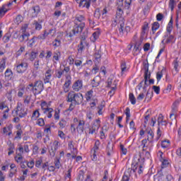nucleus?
<instances>
[{"mask_svg": "<svg viewBox=\"0 0 181 181\" xmlns=\"http://www.w3.org/2000/svg\"><path fill=\"white\" fill-rule=\"evenodd\" d=\"M138 173L141 175V173H143L144 172V163H142V159H141V156H135L134 157L133 163L132 164V169L129 168L128 170L124 173L122 181H129V176H131V172H132V170L135 172V170L138 169Z\"/></svg>", "mask_w": 181, "mask_h": 181, "instance_id": "obj_1", "label": "nucleus"}, {"mask_svg": "<svg viewBox=\"0 0 181 181\" xmlns=\"http://www.w3.org/2000/svg\"><path fill=\"white\" fill-rule=\"evenodd\" d=\"M86 17L83 15L78 14L75 16L74 28L71 32L66 33L69 37H73L76 33H81L86 28Z\"/></svg>", "mask_w": 181, "mask_h": 181, "instance_id": "obj_2", "label": "nucleus"}, {"mask_svg": "<svg viewBox=\"0 0 181 181\" xmlns=\"http://www.w3.org/2000/svg\"><path fill=\"white\" fill-rule=\"evenodd\" d=\"M124 0H119L117 2V17L119 16V35H122L124 34V28L125 26V19L122 17L124 14Z\"/></svg>", "mask_w": 181, "mask_h": 181, "instance_id": "obj_3", "label": "nucleus"}, {"mask_svg": "<svg viewBox=\"0 0 181 181\" xmlns=\"http://www.w3.org/2000/svg\"><path fill=\"white\" fill-rule=\"evenodd\" d=\"M27 90L32 91L34 95H39V94H42V91L45 90V84H43V81L41 80L35 81L33 83L28 84L27 86Z\"/></svg>", "mask_w": 181, "mask_h": 181, "instance_id": "obj_4", "label": "nucleus"}, {"mask_svg": "<svg viewBox=\"0 0 181 181\" xmlns=\"http://www.w3.org/2000/svg\"><path fill=\"white\" fill-rule=\"evenodd\" d=\"M68 103H75V105H80L83 103V94L78 93H75L74 92H69L67 96Z\"/></svg>", "mask_w": 181, "mask_h": 181, "instance_id": "obj_5", "label": "nucleus"}, {"mask_svg": "<svg viewBox=\"0 0 181 181\" xmlns=\"http://www.w3.org/2000/svg\"><path fill=\"white\" fill-rule=\"evenodd\" d=\"M41 108L42 111H44V114H47L48 118H52L53 117V108L49 107V105H47V103L46 101H43L40 104Z\"/></svg>", "mask_w": 181, "mask_h": 181, "instance_id": "obj_6", "label": "nucleus"}, {"mask_svg": "<svg viewBox=\"0 0 181 181\" xmlns=\"http://www.w3.org/2000/svg\"><path fill=\"white\" fill-rule=\"evenodd\" d=\"M74 124H78L76 127V131L78 134H83L84 132V125H86V122L84 120H78L77 117L74 119Z\"/></svg>", "mask_w": 181, "mask_h": 181, "instance_id": "obj_7", "label": "nucleus"}, {"mask_svg": "<svg viewBox=\"0 0 181 181\" xmlns=\"http://www.w3.org/2000/svg\"><path fill=\"white\" fill-rule=\"evenodd\" d=\"M100 127H101V120H100V119H97L93 122L91 128L89 129V134H90V135L97 134V132H98V129H100Z\"/></svg>", "mask_w": 181, "mask_h": 181, "instance_id": "obj_8", "label": "nucleus"}, {"mask_svg": "<svg viewBox=\"0 0 181 181\" xmlns=\"http://www.w3.org/2000/svg\"><path fill=\"white\" fill-rule=\"evenodd\" d=\"M68 148L71 150V153L72 155V159H76V156H77L78 153V151L77 150V147L76 146V143L73 141H70L68 143Z\"/></svg>", "mask_w": 181, "mask_h": 181, "instance_id": "obj_9", "label": "nucleus"}, {"mask_svg": "<svg viewBox=\"0 0 181 181\" xmlns=\"http://www.w3.org/2000/svg\"><path fill=\"white\" fill-rule=\"evenodd\" d=\"M28 67H29V64L26 62H22L20 64L16 66V71L19 74H22L28 70Z\"/></svg>", "mask_w": 181, "mask_h": 181, "instance_id": "obj_10", "label": "nucleus"}, {"mask_svg": "<svg viewBox=\"0 0 181 181\" xmlns=\"http://www.w3.org/2000/svg\"><path fill=\"white\" fill-rule=\"evenodd\" d=\"M16 115H18L20 118H23L24 117H26L28 115V113L26 111H25V109H23V106H22V104L18 103L16 107Z\"/></svg>", "mask_w": 181, "mask_h": 181, "instance_id": "obj_11", "label": "nucleus"}, {"mask_svg": "<svg viewBox=\"0 0 181 181\" xmlns=\"http://www.w3.org/2000/svg\"><path fill=\"white\" fill-rule=\"evenodd\" d=\"M100 141L97 140L91 150V153H93L92 160H93V162L97 160V153H98V149H100Z\"/></svg>", "mask_w": 181, "mask_h": 181, "instance_id": "obj_12", "label": "nucleus"}, {"mask_svg": "<svg viewBox=\"0 0 181 181\" xmlns=\"http://www.w3.org/2000/svg\"><path fill=\"white\" fill-rule=\"evenodd\" d=\"M86 37H87V34L81 35L80 44L78 45V53H83V50H84L85 46H88V44L86 42Z\"/></svg>", "mask_w": 181, "mask_h": 181, "instance_id": "obj_13", "label": "nucleus"}, {"mask_svg": "<svg viewBox=\"0 0 181 181\" xmlns=\"http://www.w3.org/2000/svg\"><path fill=\"white\" fill-rule=\"evenodd\" d=\"M72 88L74 91H80L83 88V81L81 79L76 81L72 85Z\"/></svg>", "mask_w": 181, "mask_h": 181, "instance_id": "obj_14", "label": "nucleus"}, {"mask_svg": "<svg viewBox=\"0 0 181 181\" xmlns=\"http://www.w3.org/2000/svg\"><path fill=\"white\" fill-rule=\"evenodd\" d=\"M144 80H146V81H148V80L151 78V72H149V64L148 62L144 63Z\"/></svg>", "mask_w": 181, "mask_h": 181, "instance_id": "obj_15", "label": "nucleus"}, {"mask_svg": "<svg viewBox=\"0 0 181 181\" xmlns=\"http://www.w3.org/2000/svg\"><path fill=\"white\" fill-rule=\"evenodd\" d=\"M18 153H16V156L15 157V160H16V162H22V160L23 159V156H22V155H23V146H20L18 148Z\"/></svg>", "mask_w": 181, "mask_h": 181, "instance_id": "obj_16", "label": "nucleus"}, {"mask_svg": "<svg viewBox=\"0 0 181 181\" xmlns=\"http://www.w3.org/2000/svg\"><path fill=\"white\" fill-rule=\"evenodd\" d=\"M71 84V76H66V81L63 86L64 91L65 93H68L69 87H70Z\"/></svg>", "mask_w": 181, "mask_h": 181, "instance_id": "obj_17", "label": "nucleus"}, {"mask_svg": "<svg viewBox=\"0 0 181 181\" xmlns=\"http://www.w3.org/2000/svg\"><path fill=\"white\" fill-rule=\"evenodd\" d=\"M52 74H53V71L50 69H48L45 72V78H44V82L45 84H47V83H50Z\"/></svg>", "mask_w": 181, "mask_h": 181, "instance_id": "obj_18", "label": "nucleus"}, {"mask_svg": "<svg viewBox=\"0 0 181 181\" xmlns=\"http://www.w3.org/2000/svg\"><path fill=\"white\" fill-rule=\"evenodd\" d=\"M29 36H30V33H22V35H21L18 37V40L21 42V43L23 42H28L29 40Z\"/></svg>", "mask_w": 181, "mask_h": 181, "instance_id": "obj_19", "label": "nucleus"}, {"mask_svg": "<svg viewBox=\"0 0 181 181\" xmlns=\"http://www.w3.org/2000/svg\"><path fill=\"white\" fill-rule=\"evenodd\" d=\"M6 80H12V77H13V72L12 69H7L4 73Z\"/></svg>", "mask_w": 181, "mask_h": 181, "instance_id": "obj_20", "label": "nucleus"}, {"mask_svg": "<svg viewBox=\"0 0 181 181\" xmlns=\"http://www.w3.org/2000/svg\"><path fill=\"white\" fill-rule=\"evenodd\" d=\"M37 39H39L38 36L37 37L33 36L32 39H30L28 42V47H30L32 49V47H33V46L36 45V42L37 41Z\"/></svg>", "mask_w": 181, "mask_h": 181, "instance_id": "obj_21", "label": "nucleus"}, {"mask_svg": "<svg viewBox=\"0 0 181 181\" xmlns=\"http://www.w3.org/2000/svg\"><path fill=\"white\" fill-rule=\"evenodd\" d=\"M57 143L54 141L53 146L51 147V149L49 150L50 156L54 157V155H56V151H57Z\"/></svg>", "mask_w": 181, "mask_h": 181, "instance_id": "obj_22", "label": "nucleus"}, {"mask_svg": "<svg viewBox=\"0 0 181 181\" xmlns=\"http://www.w3.org/2000/svg\"><path fill=\"white\" fill-rule=\"evenodd\" d=\"M160 162H161V168L165 169V168H168L169 166V161L163 158H162V153H160Z\"/></svg>", "mask_w": 181, "mask_h": 181, "instance_id": "obj_23", "label": "nucleus"}, {"mask_svg": "<svg viewBox=\"0 0 181 181\" xmlns=\"http://www.w3.org/2000/svg\"><path fill=\"white\" fill-rule=\"evenodd\" d=\"M90 0H81V1L79 2V6H83L87 8V9H88V8H90Z\"/></svg>", "mask_w": 181, "mask_h": 181, "instance_id": "obj_24", "label": "nucleus"}, {"mask_svg": "<svg viewBox=\"0 0 181 181\" xmlns=\"http://www.w3.org/2000/svg\"><path fill=\"white\" fill-rule=\"evenodd\" d=\"M6 67V57H4L0 62V73H3Z\"/></svg>", "mask_w": 181, "mask_h": 181, "instance_id": "obj_25", "label": "nucleus"}, {"mask_svg": "<svg viewBox=\"0 0 181 181\" xmlns=\"http://www.w3.org/2000/svg\"><path fill=\"white\" fill-rule=\"evenodd\" d=\"M94 57H95L94 62L95 64H98V63L101 62V52H100V51L96 52L95 53Z\"/></svg>", "mask_w": 181, "mask_h": 181, "instance_id": "obj_26", "label": "nucleus"}, {"mask_svg": "<svg viewBox=\"0 0 181 181\" xmlns=\"http://www.w3.org/2000/svg\"><path fill=\"white\" fill-rule=\"evenodd\" d=\"M147 133H148L147 141H148V142H153V136H154L153 132L151 129H150L147 131Z\"/></svg>", "mask_w": 181, "mask_h": 181, "instance_id": "obj_27", "label": "nucleus"}, {"mask_svg": "<svg viewBox=\"0 0 181 181\" xmlns=\"http://www.w3.org/2000/svg\"><path fill=\"white\" fill-rule=\"evenodd\" d=\"M94 91L93 90H88L86 95L85 97L86 98V101L88 103L89 101H91V98H93V93Z\"/></svg>", "mask_w": 181, "mask_h": 181, "instance_id": "obj_28", "label": "nucleus"}, {"mask_svg": "<svg viewBox=\"0 0 181 181\" xmlns=\"http://www.w3.org/2000/svg\"><path fill=\"white\" fill-rule=\"evenodd\" d=\"M37 54H38L37 52L32 51L30 54V57H29L30 62H34L35 59L37 57Z\"/></svg>", "mask_w": 181, "mask_h": 181, "instance_id": "obj_29", "label": "nucleus"}, {"mask_svg": "<svg viewBox=\"0 0 181 181\" xmlns=\"http://www.w3.org/2000/svg\"><path fill=\"white\" fill-rule=\"evenodd\" d=\"M179 104H180V100H175L173 103L172 110H173V111H174V112H176V111H177V107H178Z\"/></svg>", "mask_w": 181, "mask_h": 181, "instance_id": "obj_30", "label": "nucleus"}, {"mask_svg": "<svg viewBox=\"0 0 181 181\" xmlns=\"http://www.w3.org/2000/svg\"><path fill=\"white\" fill-rule=\"evenodd\" d=\"M7 11L8 9L6 8V4L3 5L0 7V16H4Z\"/></svg>", "mask_w": 181, "mask_h": 181, "instance_id": "obj_31", "label": "nucleus"}, {"mask_svg": "<svg viewBox=\"0 0 181 181\" xmlns=\"http://www.w3.org/2000/svg\"><path fill=\"white\" fill-rule=\"evenodd\" d=\"M39 117H40V113L39 112V110H36L33 112L31 119L36 120L37 118H39Z\"/></svg>", "mask_w": 181, "mask_h": 181, "instance_id": "obj_32", "label": "nucleus"}, {"mask_svg": "<svg viewBox=\"0 0 181 181\" xmlns=\"http://www.w3.org/2000/svg\"><path fill=\"white\" fill-rule=\"evenodd\" d=\"M159 26H160V25H159L158 22H154L152 24L151 30H152L153 33H155V32L159 29Z\"/></svg>", "mask_w": 181, "mask_h": 181, "instance_id": "obj_33", "label": "nucleus"}, {"mask_svg": "<svg viewBox=\"0 0 181 181\" xmlns=\"http://www.w3.org/2000/svg\"><path fill=\"white\" fill-rule=\"evenodd\" d=\"M62 45V40H59V38H56L53 42H52V46L54 47H59Z\"/></svg>", "mask_w": 181, "mask_h": 181, "instance_id": "obj_34", "label": "nucleus"}, {"mask_svg": "<svg viewBox=\"0 0 181 181\" xmlns=\"http://www.w3.org/2000/svg\"><path fill=\"white\" fill-rule=\"evenodd\" d=\"M124 113L126 114V122H128V121H129V118H131V110L129 107L126 108Z\"/></svg>", "mask_w": 181, "mask_h": 181, "instance_id": "obj_35", "label": "nucleus"}, {"mask_svg": "<svg viewBox=\"0 0 181 181\" xmlns=\"http://www.w3.org/2000/svg\"><path fill=\"white\" fill-rule=\"evenodd\" d=\"M47 36H49V33H47V30H45L43 34L38 35V39L40 40H45Z\"/></svg>", "mask_w": 181, "mask_h": 181, "instance_id": "obj_36", "label": "nucleus"}, {"mask_svg": "<svg viewBox=\"0 0 181 181\" xmlns=\"http://www.w3.org/2000/svg\"><path fill=\"white\" fill-rule=\"evenodd\" d=\"M129 98L130 100V103L133 105H135V104H136V99L135 98V96L134 95V93H129Z\"/></svg>", "mask_w": 181, "mask_h": 181, "instance_id": "obj_37", "label": "nucleus"}, {"mask_svg": "<svg viewBox=\"0 0 181 181\" xmlns=\"http://www.w3.org/2000/svg\"><path fill=\"white\" fill-rule=\"evenodd\" d=\"M4 108H6V110H4V112H9V107L6 104H5V102L0 103V110H4Z\"/></svg>", "mask_w": 181, "mask_h": 181, "instance_id": "obj_38", "label": "nucleus"}, {"mask_svg": "<svg viewBox=\"0 0 181 181\" xmlns=\"http://www.w3.org/2000/svg\"><path fill=\"white\" fill-rule=\"evenodd\" d=\"M33 25L35 26V30H42V24H40V23L35 21L33 22Z\"/></svg>", "mask_w": 181, "mask_h": 181, "instance_id": "obj_39", "label": "nucleus"}, {"mask_svg": "<svg viewBox=\"0 0 181 181\" xmlns=\"http://www.w3.org/2000/svg\"><path fill=\"white\" fill-rule=\"evenodd\" d=\"M60 56H62V53H60L59 51H57L54 52V55H53L54 60H56V62H59V59L60 58Z\"/></svg>", "mask_w": 181, "mask_h": 181, "instance_id": "obj_40", "label": "nucleus"}, {"mask_svg": "<svg viewBox=\"0 0 181 181\" xmlns=\"http://www.w3.org/2000/svg\"><path fill=\"white\" fill-rule=\"evenodd\" d=\"M141 45H142V41H140L139 42H136V45L134 46L135 52H141L142 49V47H141Z\"/></svg>", "mask_w": 181, "mask_h": 181, "instance_id": "obj_41", "label": "nucleus"}, {"mask_svg": "<svg viewBox=\"0 0 181 181\" xmlns=\"http://www.w3.org/2000/svg\"><path fill=\"white\" fill-rule=\"evenodd\" d=\"M54 118L57 121H59L60 119V110L56 109L54 111Z\"/></svg>", "mask_w": 181, "mask_h": 181, "instance_id": "obj_42", "label": "nucleus"}, {"mask_svg": "<svg viewBox=\"0 0 181 181\" xmlns=\"http://www.w3.org/2000/svg\"><path fill=\"white\" fill-rule=\"evenodd\" d=\"M22 21H23V17H22L21 15H18L16 17L14 22L16 25H19V23H21Z\"/></svg>", "mask_w": 181, "mask_h": 181, "instance_id": "obj_43", "label": "nucleus"}, {"mask_svg": "<svg viewBox=\"0 0 181 181\" xmlns=\"http://www.w3.org/2000/svg\"><path fill=\"white\" fill-rule=\"evenodd\" d=\"M176 4L177 1L175 0H170L169 8L171 9V11H173V9H175V6Z\"/></svg>", "mask_w": 181, "mask_h": 181, "instance_id": "obj_44", "label": "nucleus"}, {"mask_svg": "<svg viewBox=\"0 0 181 181\" xmlns=\"http://www.w3.org/2000/svg\"><path fill=\"white\" fill-rule=\"evenodd\" d=\"M83 179H84V171L80 170L79 173H78L77 180L78 181H83Z\"/></svg>", "mask_w": 181, "mask_h": 181, "instance_id": "obj_45", "label": "nucleus"}, {"mask_svg": "<svg viewBox=\"0 0 181 181\" xmlns=\"http://www.w3.org/2000/svg\"><path fill=\"white\" fill-rule=\"evenodd\" d=\"M162 77H163V70H161L157 72L156 74L157 81L158 82L160 81V78H162Z\"/></svg>", "mask_w": 181, "mask_h": 181, "instance_id": "obj_46", "label": "nucleus"}, {"mask_svg": "<svg viewBox=\"0 0 181 181\" xmlns=\"http://www.w3.org/2000/svg\"><path fill=\"white\" fill-rule=\"evenodd\" d=\"M119 25V16H117V13H116V18H114L112 21V26L115 27L117 24Z\"/></svg>", "mask_w": 181, "mask_h": 181, "instance_id": "obj_47", "label": "nucleus"}, {"mask_svg": "<svg viewBox=\"0 0 181 181\" xmlns=\"http://www.w3.org/2000/svg\"><path fill=\"white\" fill-rule=\"evenodd\" d=\"M170 144V141H169V140H164L161 143V146L162 148H166L169 146Z\"/></svg>", "mask_w": 181, "mask_h": 181, "instance_id": "obj_48", "label": "nucleus"}, {"mask_svg": "<svg viewBox=\"0 0 181 181\" xmlns=\"http://www.w3.org/2000/svg\"><path fill=\"white\" fill-rule=\"evenodd\" d=\"M75 66L79 69H83V61L80 59L75 60Z\"/></svg>", "mask_w": 181, "mask_h": 181, "instance_id": "obj_49", "label": "nucleus"}, {"mask_svg": "<svg viewBox=\"0 0 181 181\" xmlns=\"http://www.w3.org/2000/svg\"><path fill=\"white\" fill-rule=\"evenodd\" d=\"M173 39H175V36L172 35H168V37L165 41V43L168 45L169 43H173Z\"/></svg>", "mask_w": 181, "mask_h": 181, "instance_id": "obj_50", "label": "nucleus"}, {"mask_svg": "<svg viewBox=\"0 0 181 181\" xmlns=\"http://www.w3.org/2000/svg\"><path fill=\"white\" fill-rule=\"evenodd\" d=\"M11 39V34L6 33L4 37H3V40L4 43H8Z\"/></svg>", "mask_w": 181, "mask_h": 181, "instance_id": "obj_51", "label": "nucleus"}, {"mask_svg": "<svg viewBox=\"0 0 181 181\" xmlns=\"http://www.w3.org/2000/svg\"><path fill=\"white\" fill-rule=\"evenodd\" d=\"M55 168L57 169H60V166H62V164L60 163V158H56V160L54 161Z\"/></svg>", "mask_w": 181, "mask_h": 181, "instance_id": "obj_52", "label": "nucleus"}, {"mask_svg": "<svg viewBox=\"0 0 181 181\" xmlns=\"http://www.w3.org/2000/svg\"><path fill=\"white\" fill-rule=\"evenodd\" d=\"M37 125H39V127H45V119H43V118H39L37 120Z\"/></svg>", "mask_w": 181, "mask_h": 181, "instance_id": "obj_53", "label": "nucleus"}, {"mask_svg": "<svg viewBox=\"0 0 181 181\" xmlns=\"http://www.w3.org/2000/svg\"><path fill=\"white\" fill-rule=\"evenodd\" d=\"M100 16H101L100 8H96L94 13V17L96 18V19H100Z\"/></svg>", "mask_w": 181, "mask_h": 181, "instance_id": "obj_54", "label": "nucleus"}, {"mask_svg": "<svg viewBox=\"0 0 181 181\" xmlns=\"http://www.w3.org/2000/svg\"><path fill=\"white\" fill-rule=\"evenodd\" d=\"M67 125V122L64 119H62L59 122L60 128H66Z\"/></svg>", "mask_w": 181, "mask_h": 181, "instance_id": "obj_55", "label": "nucleus"}, {"mask_svg": "<svg viewBox=\"0 0 181 181\" xmlns=\"http://www.w3.org/2000/svg\"><path fill=\"white\" fill-rule=\"evenodd\" d=\"M173 28L172 27H167L166 28V30H167V33H165L164 38L166 39V37H168V36H169V35H170V33H172L173 30Z\"/></svg>", "mask_w": 181, "mask_h": 181, "instance_id": "obj_56", "label": "nucleus"}, {"mask_svg": "<svg viewBox=\"0 0 181 181\" xmlns=\"http://www.w3.org/2000/svg\"><path fill=\"white\" fill-rule=\"evenodd\" d=\"M63 74H64L63 69H60L55 74V76L57 78H62V76H63Z\"/></svg>", "mask_w": 181, "mask_h": 181, "instance_id": "obj_57", "label": "nucleus"}, {"mask_svg": "<svg viewBox=\"0 0 181 181\" xmlns=\"http://www.w3.org/2000/svg\"><path fill=\"white\" fill-rule=\"evenodd\" d=\"M23 52H25V47H21L19 50H18L16 52V55L18 56H21V54H22V53H23Z\"/></svg>", "mask_w": 181, "mask_h": 181, "instance_id": "obj_58", "label": "nucleus"}, {"mask_svg": "<svg viewBox=\"0 0 181 181\" xmlns=\"http://www.w3.org/2000/svg\"><path fill=\"white\" fill-rule=\"evenodd\" d=\"M121 69H122V73H124V71H127V64L125 63V62H122Z\"/></svg>", "mask_w": 181, "mask_h": 181, "instance_id": "obj_59", "label": "nucleus"}, {"mask_svg": "<svg viewBox=\"0 0 181 181\" xmlns=\"http://www.w3.org/2000/svg\"><path fill=\"white\" fill-rule=\"evenodd\" d=\"M162 122H163V115H162V114H160L158 118V127L159 125H160V124H162Z\"/></svg>", "mask_w": 181, "mask_h": 181, "instance_id": "obj_60", "label": "nucleus"}, {"mask_svg": "<svg viewBox=\"0 0 181 181\" xmlns=\"http://www.w3.org/2000/svg\"><path fill=\"white\" fill-rule=\"evenodd\" d=\"M153 90L156 92V93L159 94L160 93V87L153 86Z\"/></svg>", "mask_w": 181, "mask_h": 181, "instance_id": "obj_61", "label": "nucleus"}, {"mask_svg": "<svg viewBox=\"0 0 181 181\" xmlns=\"http://www.w3.org/2000/svg\"><path fill=\"white\" fill-rule=\"evenodd\" d=\"M40 66V61L38 59L35 61V62H34V68L36 70H39Z\"/></svg>", "mask_w": 181, "mask_h": 181, "instance_id": "obj_62", "label": "nucleus"}, {"mask_svg": "<svg viewBox=\"0 0 181 181\" xmlns=\"http://www.w3.org/2000/svg\"><path fill=\"white\" fill-rule=\"evenodd\" d=\"M91 84L93 87H98L100 86V81H95V78H94Z\"/></svg>", "mask_w": 181, "mask_h": 181, "instance_id": "obj_63", "label": "nucleus"}, {"mask_svg": "<svg viewBox=\"0 0 181 181\" xmlns=\"http://www.w3.org/2000/svg\"><path fill=\"white\" fill-rule=\"evenodd\" d=\"M156 19L158 22H160V21H162V19H163V14L159 13L157 14L156 16Z\"/></svg>", "mask_w": 181, "mask_h": 181, "instance_id": "obj_64", "label": "nucleus"}]
</instances>
